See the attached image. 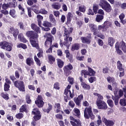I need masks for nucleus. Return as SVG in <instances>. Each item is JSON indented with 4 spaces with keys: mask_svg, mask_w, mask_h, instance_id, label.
Instances as JSON below:
<instances>
[{
    "mask_svg": "<svg viewBox=\"0 0 126 126\" xmlns=\"http://www.w3.org/2000/svg\"><path fill=\"white\" fill-rule=\"evenodd\" d=\"M103 19H104V16L102 15H97L95 18L96 21L97 22H101Z\"/></svg>",
    "mask_w": 126,
    "mask_h": 126,
    "instance_id": "ea45409f",
    "label": "nucleus"
},
{
    "mask_svg": "<svg viewBox=\"0 0 126 126\" xmlns=\"http://www.w3.org/2000/svg\"><path fill=\"white\" fill-rule=\"evenodd\" d=\"M14 85L19 91L25 92V85L23 81L16 80L14 82Z\"/></svg>",
    "mask_w": 126,
    "mask_h": 126,
    "instance_id": "20e7f679",
    "label": "nucleus"
},
{
    "mask_svg": "<svg viewBox=\"0 0 126 126\" xmlns=\"http://www.w3.org/2000/svg\"><path fill=\"white\" fill-rule=\"evenodd\" d=\"M115 42L116 41L115 40V39L113 38L112 37H108V43L110 47H113L114 46V44H115Z\"/></svg>",
    "mask_w": 126,
    "mask_h": 126,
    "instance_id": "bb28decb",
    "label": "nucleus"
},
{
    "mask_svg": "<svg viewBox=\"0 0 126 126\" xmlns=\"http://www.w3.org/2000/svg\"><path fill=\"white\" fill-rule=\"evenodd\" d=\"M73 15L71 13L69 12L66 15L67 17V21L65 23L66 25H69L70 23H71V18H72Z\"/></svg>",
    "mask_w": 126,
    "mask_h": 126,
    "instance_id": "412c9836",
    "label": "nucleus"
},
{
    "mask_svg": "<svg viewBox=\"0 0 126 126\" xmlns=\"http://www.w3.org/2000/svg\"><path fill=\"white\" fill-rule=\"evenodd\" d=\"M28 113L27 105L26 104L23 105L20 108V113Z\"/></svg>",
    "mask_w": 126,
    "mask_h": 126,
    "instance_id": "2f4dec72",
    "label": "nucleus"
},
{
    "mask_svg": "<svg viewBox=\"0 0 126 126\" xmlns=\"http://www.w3.org/2000/svg\"><path fill=\"white\" fill-rule=\"evenodd\" d=\"M81 86L82 88L85 89V90H90L91 89V87H90V85L86 84L85 82H82L81 84Z\"/></svg>",
    "mask_w": 126,
    "mask_h": 126,
    "instance_id": "cd10ccee",
    "label": "nucleus"
},
{
    "mask_svg": "<svg viewBox=\"0 0 126 126\" xmlns=\"http://www.w3.org/2000/svg\"><path fill=\"white\" fill-rule=\"evenodd\" d=\"M96 104L98 109H99V110H107L108 109L107 103L104 100L96 102Z\"/></svg>",
    "mask_w": 126,
    "mask_h": 126,
    "instance_id": "f8f14e48",
    "label": "nucleus"
},
{
    "mask_svg": "<svg viewBox=\"0 0 126 126\" xmlns=\"http://www.w3.org/2000/svg\"><path fill=\"white\" fill-rule=\"evenodd\" d=\"M26 35L27 37L30 38V40H38V38H39V34L32 31H29L27 32Z\"/></svg>",
    "mask_w": 126,
    "mask_h": 126,
    "instance_id": "6e6552de",
    "label": "nucleus"
},
{
    "mask_svg": "<svg viewBox=\"0 0 126 126\" xmlns=\"http://www.w3.org/2000/svg\"><path fill=\"white\" fill-rule=\"evenodd\" d=\"M52 7L54 9H57V10H59V9H60V8H61V5L53 4H52Z\"/></svg>",
    "mask_w": 126,
    "mask_h": 126,
    "instance_id": "e2e57ef3",
    "label": "nucleus"
},
{
    "mask_svg": "<svg viewBox=\"0 0 126 126\" xmlns=\"http://www.w3.org/2000/svg\"><path fill=\"white\" fill-rule=\"evenodd\" d=\"M0 96L3 98V99H4V100H6L7 101V100H9V94H8L7 93H2L0 94Z\"/></svg>",
    "mask_w": 126,
    "mask_h": 126,
    "instance_id": "473e14b6",
    "label": "nucleus"
},
{
    "mask_svg": "<svg viewBox=\"0 0 126 126\" xmlns=\"http://www.w3.org/2000/svg\"><path fill=\"white\" fill-rule=\"evenodd\" d=\"M36 40L38 39H30V42L33 48H36V49H39L40 47H39V44H38V42L36 41Z\"/></svg>",
    "mask_w": 126,
    "mask_h": 126,
    "instance_id": "6ab92c4d",
    "label": "nucleus"
},
{
    "mask_svg": "<svg viewBox=\"0 0 126 126\" xmlns=\"http://www.w3.org/2000/svg\"><path fill=\"white\" fill-rule=\"evenodd\" d=\"M49 19L51 22L53 24L54 26H56V25H57V21L56 20V19L55 18V17L53 14H50L49 15Z\"/></svg>",
    "mask_w": 126,
    "mask_h": 126,
    "instance_id": "a878e982",
    "label": "nucleus"
},
{
    "mask_svg": "<svg viewBox=\"0 0 126 126\" xmlns=\"http://www.w3.org/2000/svg\"><path fill=\"white\" fill-rule=\"evenodd\" d=\"M93 11L94 13H97V11H98V9H99V6L97 4H94L93 5Z\"/></svg>",
    "mask_w": 126,
    "mask_h": 126,
    "instance_id": "5fc2aeb1",
    "label": "nucleus"
},
{
    "mask_svg": "<svg viewBox=\"0 0 126 126\" xmlns=\"http://www.w3.org/2000/svg\"><path fill=\"white\" fill-rule=\"evenodd\" d=\"M49 63L50 64H53L55 62H56V58L53 57L52 55L48 56Z\"/></svg>",
    "mask_w": 126,
    "mask_h": 126,
    "instance_id": "4c0bfd02",
    "label": "nucleus"
},
{
    "mask_svg": "<svg viewBox=\"0 0 126 126\" xmlns=\"http://www.w3.org/2000/svg\"><path fill=\"white\" fill-rule=\"evenodd\" d=\"M81 75L82 76H83L85 78H87V75L89 76V73L88 72V71H87L86 70H82L81 72Z\"/></svg>",
    "mask_w": 126,
    "mask_h": 126,
    "instance_id": "58836bf2",
    "label": "nucleus"
},
{
    "mask_svg": "<svg viewBox=\"0 0 126 126\" xmlns=\"http://www.w3.org/2000/svg\"><path fill=\"white\" fill-rule=\"evenodd\" d=\"M89 26L92 31H94V30H97V27L95 26V25L93 24H90Z\"/></svg>",
    "mask_w": 126,
    "mask_h": 126,
    "instance_id": "680f3d73",
    "label": "nucleus"
},
{
    "mask_svg": "<svg viewBox=\"0 0 126 126\" xmlns=\"http://www.w3.org/2000/svg\"><path fill=\"white\" fill-rule=\"evenodd\" d=\"M42 25L43 26H44V27H52L53 25L51 24V22L48 21H43Z\"/></svg>",
    "mask_w": 126,
    "mask_h": 126,
    "instance_id": "e433bc0d",
    "label": "nucleus"
},
{
    "mask_svg": "<svg viewBox=\"0 0 126 126\" xmlns=\"http://www.w3.org/2000/svg\"><path fill=\"white\" fill-rule=\"evenodd\" d=\"M88 73H89V76H94L95 74L96 73V72L92 69V68L90 67H88Z\"/></svg>",
    "mask_w": 126,
    "mask_h": 126,
    "instance_id": "f704fd0d",
    "label": "nucleus"
},
{
    "mask_svg": "<svg viewBox=\"0 0 126 126\" xmlns=\"http://www.w3.org/2000/svg\"><path fill=\"white\" fill-rule=\"evenodd\" d=\"M54 108L57 109L56 110V114L61 113V110H62V107L61 106V103H55L54 105Z\"/></svg>",
    "mask_w": 126,
    "mask_h": 126,
    "instance_id": "b1692460",
    "label": "nucleus"
},
{
    "mask_svg": "<svg viewBox=\"0 0 126 126\" xmlns=\"http://www.w3.org/2000/svg\"><path fill=\"white\" fill-rule=\"evenodd\" d=\"M107 80L109 83H111V82L114 83V82H115V78L109 76L107 78Z\"/></svg>",
    "mask_w": 126,
    "mask_h": 126,
    "instance_id": "6e6d98bb",
    "label": "nucleus"
},
{
    "mask_svg": "<svg viewBox=\"0 0 126 126\" xmlns=\"http://www.w3.org/2000/svg\"><path fill=\"white\" fill-rule=\"evenodd\" d=\"M70 124L72 126H81V121L79 119H75L73 117H70Z\"/></svg>",
    "mask_w": 126,
    "mask_h": 126,
    "instance_id": "4468645a",
    "label": "nucleus"
},
{
    "mask_svg": "<svg viewBox=\"0 0 126 126\" xmlns=\"http://www.w3.org/2000/svg\"><path fill=\"white\" fill-rule=\"evenodd\" d=\"M55 117L56 118V119H57V120H63V114H61L60 113L56 114Z\"/></svg>",
    "mask_w": 126,
    "mask_h": 126,
    "instance_id": "bf43d9fd",
    "label": "nucleus"
},
{
    "mask_svg": "<svg viewBox=\"0 0 126 126\" xmlns=\"http://www.w3.org/2000/svg\"><path fill=\"white\" fill-rule=\"evenodd\" d=\"M31 28L32 29V30H34V31H35V32H36L37 34L38 33H41V29L39 27L37 26L36 24H32Z\"/></svg>",
    "mask_w": 126,
    "mask_h": 126,
    "instance_id": "aec40b11",
    "label": "nucleus"
},
{
    "mask_svg": "<svg viewBox=\"0 0 126 126\" xmlns=\"http://www.w3.org/2000/svg\"><path fill=\"white\" fill-rule=\"evenodd\" d=\"M17 48H22L24 50H25L26 49H27V45L23 43H18Z\"/></svg>",
    "mask_w": 126,
    "mask_h": 126,
    "instance_id": "37998d69",
    "label": "nucleus"
},
{
    "mask_svg": "<svg viewBox=\"0 0 126 126\" xmlns=\"http://www.w3.org/2000/svg\"><path fill=\"white\" fill-rule=\"evenodd\" d=\"M8 32L10 34H12L15 39H17V36L19 34V30L18 29H16L13 27H10Z\"/></svg>",
    "mask_w": 126,
    "mask_h": 126,
    "instance_id": "9d476101",
    "label": "nucleus"
},
{
    "mask_svg": "<svg viewBox=\"0 0 126 126\" xmlns=\"http://www.w3.org/2000/svg\"><path fill=\"white\" fill-rule=\"evenodd\" d=\"M37 0H28L27 1V3L28 4V5L31 6V5H33V4H34V3H37Z\"/></svg>",
    "mask_w": 126,
    "mask_h": 126,
    "instance_id": "49530a36",
    "label": "nucleus"
},
{
    "mask_svg": "<svg viewBox=\"0 0 126 126\" xmlns=\"http://www.w3.org/2000/svg\"><path fill=\"white\" fill-rule=\"evenodd\" d=\"M91 35H92L91 33H88L87 36L81 37V40L82 41V42L83 44H87L88 45H89V44L91 43V39L92 38V36H91Z\"/></svg>",
    "mask_w": 126,
    "mask_h": 126,
    "instance_id": "9b49d317",
    "label": "nucleus"
},
{
    "mask_svg": "<svg viewBox=\"0 0 126 126\" xmlns=\"http://www.w3.org/2000/svg\"><path fill=\"white\" fill-rule=\"evenodd\" d=\"M71 88V86L70 85H68V86L66 87V89H65L64 90V95L67 96V97H68V96H69V97H71V99H72V98L74 97V94H73V92L72 94L70 90H69V89H70Z\"/></svg>",
    "mask_w": 126,
    "mask_h": 126,
    "instance_id": "ddd939ff",
    "label": "nucleus"
},
{
    "mask_svg": "<svg viewBox=\"0 0 126 126\" xmlns=\"http://www.w3.org/2000/svg\"><path fill=\"white\" fill-rule=\"evenodd\" d=\"M120 104L121 106H122L123 107H125V106H126V100L125 98L121 99L120 100Z\"/></svg>",
    "mask_w": 126,
    "mask_h": 126,
    "instance_id": "de8ad7c7",
    "label": "nucleus"
},
{
    "mask_svg": "<svg viewBox=\"0 0 126 126\" xmlns=\"http://www.w3.org/2000/svg\"><path fill=\"white\" fill-rule=\"evenodd\" d=\"M72 69H73V66L70 63L64 66L63 67V70L65 76H68L70 74H71V70Z\"/></svg>",
    "mask_w": 126,
    "mask_h": 126,
    "instance_id": "0eeeda50",
    "label": "nucleus"
},
{
    "mask_svg": "<svg viewBox=\"0 0 126 126\" xmlns=\"http://www.w3.org/2000/svg\"><path fill=\"white\" fill-rule=\"evenodd\" d=\"M117 68L119 70H124V68H123V64H122L120 61L117 62Z\"/></svg>",
    "mask_w": 126,
    "mask_h": 126,
    "instance_id": "c03bdc74",
    "label": "nucleus"
},
{
    "mask_svg": "<svg viewBox=\"0 0 126 126\" xmlns=\"http://www.w3.org/2000/svg\"><path fill=\"white\" fill-rule=\"evenodd\" d=\"M41 13V14H48V11L46 10L45 8H41L38 12V14Z\"/></svg>",
    "mask_w": 126,
    "mask_h": 126,
    "instance_id": "603ef678",
    "label": "nucleus"
},
{
    "mask_svg": "<svg viewBox=\"0 0 126 126\" xmlns=\"http://www.w3.org/2000/svg\"><path fill=\"white\" fill-rule=\"evenodd\" d=\"M120 97H119V96H112V99L114 101L115 104L116 105H119V99Z\"/></svg>",
    "mask_w": 126,
    "mask_h": 126,
    "instance_id": "a19ab883",
    "label": "nucleus"
},
{
    "mask_svg": "<svg viewBox=\"0 0 126 126\" xmlns=\"http://www.w3.org/2000/svg\"><path fill=\"white\" fill-rule=\"evenodd\" d=\"M31 8L32 10L34 12V13H36V14H39V6L36 5H33L32 6Z\"/></svg>",
    "mask_w": 126,
    "mask_h": 126,
    "instance_id": "7c9ffc66",
    "label": "nucleus"
},
{
    "mask_svg": "<svg viewBox=\"0 0 126 126\" xmlns=\"http://www.w3.org/2000/svg\"><path fill=\"white\" fill-rule=\"evenodd\" d=\"M48 106L47 109L43 108L42 111L44 112V113H47V114H50V111L53 110V105L50 103H48Z\"/></svg>",
    "mask_w": 126,
    "mask_h": 126,
    "instance_id": "4be33fe9",
    "label": "nucleus"
},
{
    "mask_svg": "<svg viewBox=\"0 0 126 126\" xmlns=\"http://www.w3.org/2000/svg\"><path fill=\"white\" fill-rule=\"evenodd\" d=\"M9 88H10V85H9V84H7L6 83H4V90L5 92H7L8 90H9Z\"/></svg>",
    "mask_w": 126,
    "mask_h": 126,
    "instance_id": "8fccbe9b",
    "label": "nucleus"
},
{
    "mask_svg": "<svg viewBox=\"0 0 126 126\" xmlns=\"http://www.w3.org/2000/svg\"><path fill=\"white\" fill-rule=\"evenodd\" d=\"M54 89H56V90H60V83L56 82L54 85Z\"/></svg>",
    "mask_w": 126,
    "mask_h": 126,
    "instance_id": "13d9d810",
    "label": "nucleus"
},
{
    "mask_svg": "<svg viewBox=\"0 0 126 126\" xmlns=\"http://www.w3.org/2000/svg\"><path fill=\"white\" fill-rule=\"evenodd\" d=\"M64 46L65 47H66L67 49H69V46H70V44H71V43H69V38H64Z\"/></svg>",
    "mask_w": 126,
    "mask_h": 126,
    "instance_id": "c756f323",
    "label": "nucleus"
},
{
    "mask_svg": "<svg viewBox=\"0 0 126 126\" xmlns=\"http://www.w3.org/2000/svg\"><path fill=\"white\" fill-rule=\"evenodd\" d=\"M92 113V108L91 107V106H89V107H86L84 111V116L85 119H86L87 118H89V116L91 115Z\"/></svg>",
    "mask_w": 126,
    "mask_h": 126,
    "instance_id": "dca6fc26",
    "label": "nucleus"
},
{
    "mask_svg": "<svg viewBox=\"0 0 126 126\" xmlns=\"http://www.w3.org/2000/svg\"><path fill=\"white\" fill-rule=\"evenodd\" d=\"M44 99H43V96L42 95H38L35 101V104L37 106L38 108H43L44 105H45V102H44Z\"/></svg>",
    "mask_w": 126,
    "mask_h": 126,
    "instance_id": "1a4fd4ad",
    "label": "nucleus"
},
{
    "mask_svg": "<svg viewBox=\"0 0 126 126\" xmlns=\"http://www.w3.org/2000/svg\"><path fill=\"white\" fill-rule=\"evenodd\" d=\"M103 99H104V97L99 94V95H98V96H97V100L96 101V103H98L99 101H103Z\"/></svg>",
    "mask_w": 126,
    "mask_h": 126,
    "instance_id": "69168bd1",
    "label": "nucleus"
},
{
    "mask_svg": "<svg viewBox=\"0 0 126 126\" xmlns=\"http://www.w3.org/2000/svg\"><path fill=\"white\" fill-rule=\"evenodd\" d=\"M13 46V44H11V43L6 41L0 42V47L1 49H2V50H6L8 52L12 51Z\"/></svg>",
    "mask_w": 126,
    "mask_h": 126,
    "instance_id": "7ed1b4c3",
    "label": "nucleus"
},
{
    "mask_svg": "<svg viewBox=\"0 0 126 126\" xmlns=\"http://www.w3.org/2000/svg\"><path fill=\"white\" fill-rule=\"evenodd\" d=\"M74 111V115L76 116V117H79L80 116V110L76 107H75L73 110Z\"/></svg>",
    "mask_w": 126,
    "mask_h": 126,
    "instance_id": "c9c22d12",
    "label": "nucleus"
},
{
    "mask_svg": "<svg viewBox=\"0 0 126 126\" xmlns=\"http://www.w3.org/2000/svg\"><path fill=\"white\" fill-rule=\"evenodd\" d=\"M112 26V23L109 21H106L104 22L102 25H99L98 26V29L99 30H101L102 32H106L108 30V28L111 27Z\"/></svg>",
    "mask_w": 126,
    "mask_h": 126,
    "instance_id": "423d86ee",
    "label": "nucleus"
},
{
    "mask_svg": "<svg viewBox=\"0 0 126 126\" xmlns=\"http://www.w3.org/2000/svg\"><path fill=\"white\" fill-rule=\"evenodd\" d=\"M23 117H24V115L22 113H18L15 115V117L16 118V119H18V120H21V119H22Z\"/></svg>",
    "mask_w": 126,
    "mask_h": 126,
    "instance_id": "4d7b16f0",
    "label": "nucleus"
},
{
    "mask_svg": "<svg viewBox=\"0 0 126 126\" xmlns=\"http://www.w3.org/2000/svg\"><path fill=\"white\" fill-rule=\"evenodd\" d=\"M109 70H110L109 67L105 66V67L103 68L102 72H103V73H108Z\"/></svg>",
    "mask_w": 126,
    "mask_h": 126,
    "instance_id": "338daca9",
    "label": "nucleus"
},
{
    "mask_svg": "<svg viewBox=\"0 0 126 126\" xmlns=\"http://www.w3.org/2000/svg\"><path fill=\"white\" fill-rule=\"evenodd\" d=\"M26 63L29 66H31V65H34V60L32 58H28L26 60Z\"/></svg>",
    "mask_w": 126,
    "mask_h": 126,
    "instance_id": "5701e85b",
    "label": "nucleus"
},
{
    "mask_svg": "<svg viewBox=\"0 0 126 126\" xmlns=\"http://www.w3.org/2000/svg\"><path fill=\"white\" fill-rule=\"evenodd\" d=\"M15 13H16V11L15 9H11L9 11L10 15H11L12 17H13V18L15 17Z\"/></svg>",
    "mask_w": 126,
    "mask_h": 126,
    "instance_id": "864d4df0",
    "label": "nucleus"
},
{
    "mask_svg": "<svg viewBox=\"0 0 126 126\" xmlns=\"http://www.w3.org/2000/svg\"><path fill=\"white\" fill-rule=\"evenodd\" d=\"M32 115H34L33 119L34 121H39L42 118V114L41 112L37 108H34L32 111Z\"/></svg>",
    "mask_w": 126,
    "mask_h": 126,
    "instance_id": "39448f33",
    "label": "nucleus"
},
{
    "mask_svg": "<svg viewBox=\"0 0 126 126\" xmlns=\"http://www.w3.org/2000/svg\"><path fill=\"white\" fill-rule=\"evenodd\" d=\"M73 100L77 106H80V103H81V101L80 100H79L78 98H77V97H74L73 98Z\"/></svg>",
    "mask_w": 126,
    "mask_h": 126,
    "instance_id": "3c124183",
    "label": "nucleus"
},
{
    "mask_svg": "<svg viewBox=\"0 0 126 126\" xmlns=\"http://www.w3.org/2000/svg\"><path fill=\"white\" fill-rule=\"evenodd\" d=\"M9 7H13L15 8L16 7V5H15V2H10L8 3Z\"/></svg>",
    "mask_w": 126,
    "mask_h": 126,
    "instance_id": "774afa93",
    "label": "nucleus"
},
{
    "mask_svg": "<svg viewBox=\"0 0 126 126\" xmlns=\"http://www.w3.org/2000/svg\"><path fill=\"white\" fill-rule=\"evenodd\" d=\"M38 52H39L37 54L38 58H42V57H43V50L41 49H39Z\"/></svg>",
    "mask_w": 126,
    "mask_h": 126,
    "instance_id": "0e129e2a",
    "label": "nucleus"
},
{
    "mask_svg": "<svg viewBox=\"0 0 126 126\" xmlns=\"http://www.w3.org/2000/svg\"><path fill=\"white\" fill-rule=\"evenodd\" d=\"M34 61L37 65L38 66H41V62L40 61V60H39V58H37V56L35 55L34 57Z\"/></svg>",
    "mask_w": 126,
    "mask_h": 126,
    "instance_id": "09e8293b",
    "label": "nucleus"
},
{
    "mask_svg": "<svg viewBox=\"0 0 126 126\" xmlns=\"http://www.w3.org/2000/svg\"><path fill=\"white\" fill-rule=\"evenodd\" d=\"M120 48L122 49V51H123L124 53H126V42L124 41V40H122L120 42Z\"/></svg>",
    "mask_w": 126,
    "mask_h": 126,
    "instance_id": "c85d7f7f",
    "label": "nucleus"
},
{
    "mask_svg": "<svg viewBox=\"0 0 126 126\" xmlns=\"http://www.w3.org/2000/svg\"><path fill=\"white\" fill-rule=\"evenodd\" d=\"M80 49V44L78 43H75L72 45L71 51L74 52L75 51H78Z\"/></svg>",
    "mask_w": 126,
    "mask_h": 126,
    "instance_id": "a211bd4d",
    "label": "nucleus"
},
{
    "mask_svg": "<svg viewBox=\"0 0 126 126\" xmlns=\"http://www.w3.org/2000/svg\"><path fill=\"white\" fill-rule=\"evenodd\" d=\"M37 19L38 21V24L39 27H42L41 25H42V21L43 20V16L41 15H37Z\"/></svg>",
    "mask_w": 126,
    "mask_h": 126,
    "instance_id": "72a5a7b5",
    "label": "nucleus"
},
{
    "mask_svg": "<svg viewBox=\"0 0 126 126\" xmlns=\"http://www.w3.org/2000/svg\"><path fill=\"white\" fill-rule=\"evenodd\" d=\"M43 37L46 38L44 46L45 48H49L50 45L53 44V40H54V36L50 32H46Z\"/></svg>",
    "mask_w": 126,
    "mask_h": 126,
    "instance_id": "f257e3e1",
    "label": "nucleus"
},
{
    "mask_svg": "<svg viewBox=\"0 0 126 126\" xmlns=\"http://www.w3.org/2000/svg\"><path fill=\"white\" fill-rule=\"evenodd\" d=\"M31 96L29 94L26 95V101L27 104H31L32 103V100H31Z\"/></svg>",
    "mask_w": 126,
    "mask_h": 126,
    "instance_id": "79ce46f5",
    "label": "nucleus"
},
{
    "mask_svg": "<svg viewBox=\"0 0 126 126\" xmlns=\"http://www.w3.org/2000/svg\"><path fill=\"white\" fill-rule=\"evenodd\" d=\"M99 4L104 11H106V12H111L112 6L106 0H100Z\"/></svg>",
    "mask_w": 126,
    "mask_h": 126,
    "instance_id": "f03ea898",
    "label": "nucleus"
},
{
    "mask_svg": "<svg viewBox=\"0 0 126 126\" xmlns=\"http://www.w3.org/2000/svg\"><path fill=\"white\" fill-rule=\"evenodd\" d=\"M18 26L20 27V29L22 30H25V26L24 25V23L22 22H19L18 24Z\"/></svg>",
    "mask_w": 126,
    "mask_h": 126,
    "instance_id": "a18cd8bd",
    "label": "nucleus"
},
{
    "mask_svg": "<svg viewBox=\"0 0 126 126\" xmlns=\"http://www.w3.org/2000/svg\"><path fill=\"white\" fill-rule=\"evenodd\" d=\"M73 30V29L72 28H70L69 31L67 30L66 28H65L64 30V34L65 36L64 38H69V41L70 42H72V37H69V34H70V33H72Z\"/></svg>",
    "mask_w": 126,
    "mask_h": 126,
    "instance_id": "2eb2a0df",
    "label": "nucleus"
},
{
    "mask_svg": "<svg viewBox=\"0 0 126 126\" xmlns=\"http://www.w3.org/2000/svg\"><path fill=\"white\" fill-rule=\"evenodd\" d=\"M68 82H69L70 84L72 85L74 83V79L72 77H68L67 78Z\"/></svg>",
    "mask_w": 126,
    "mask_h": 126,
    "instance_id": "052dcab7",
    "label": "nucleus"
},
{
    "mask_svg": "<svg viewBox=\"0 0 126 126\" xmlns=\"http://www.w3.org/2000/svg\"><path fill=\"white\" fill-rule=\"evenodd\" d=\"M102 122L106 126H113L115 125V122L112 120H107L106 118H102Z\"/></svg>",
    "mask_w": 126,
    "mask_h": 126,
    "instance_id": "f3484780",
    "label": "nucleus"
},
{
    "mask_svg": "<svg viewBox=\"0 0 126 126\" xmlns=\"http://www.w3.org/2000/svg\"><path fill=\"white\" fill-rule=\"evenodd\" d=\"M57 65L59 68H63V65H64V62H63L60 59H57Z\"/></svg>",
    "mask_w": 126,
    "mask_h": 126,
    "instance_id": "393cba45",
    "label": "nucleus"
}]
</instances>
